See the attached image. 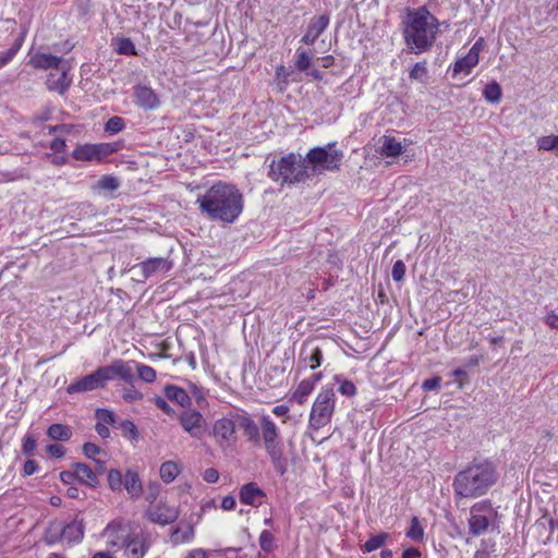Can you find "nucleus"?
<instances>
[{"label": "nucleus", "instance_id": "f257e3e1", "mask_svg": "<svg viewBox=\"0 0 558 558\" xmlns=\"http://www.w3.org/2000/svg\"><path fill=\"white\" fill-rule=\"evenodd\" d=\"M196 204L208 219L231 225L243 211L244 197L234 184L219 181L198 195Z\"/></svg>", "mask_w": 558, "mask_h": 558}, {"label": "nucleus", "instance_id": "f03ea898", "mask_svg": "<svg viewBox=\"0 0 558 558\" xmlns=\"http://www.w3.org/2000/svg\"><path fill=\"white\" fill-rule=\"evenodd\" d=\"M403 37L410 52L428 51L436 40L439 31L438 20L426 7L408 9L402 21Z\"/></svg>", "mask_w": 558, "mask_h": 558}, {"label": "nucleus", "instance_id": "7ed1b4c3", "mask_svg": "<svg viewBox=\"0 0 558 558\" xmlns=\"http://www.w3.org/2000/svg\"><path fill=\"white\" fill-rule=\"evenodd\" d=\"M496 471L490 462H473L456 475L454 493L463 498L482 496L496 482Z\"/></svg>", "mask_w": 558, "mask_h": 558}, {"label": "nucleus", "instance_id": "20e7f679", "mask_svg": "<svg viewBox=\"0 0 558 558\" xmlns=\"http://www.w3.org/2000/svg\"><path fill=\"white\" fill-rule=\"evenodd\" d=\"M268 177L280 185H293L311 178L306 160L300 154L290 153L269 163Z\"/></svg>", "mask_w": 558, "mask_h": 558}, {"label": "nucleus", "instance_id": "39448f33", "mask_svg": "<svg viewBox=\"0 0 558 558\" xmlns=\"http://www.w3.org/2000/svg\"><path fill=\"white\" fill-rule=\"evenodd\" d=\"M262 441L264 448L279 475L288 471V459L283 454V444L280 440V430L269 415H260Z\"/></svg>", "mask_w": 558, "mask_h": 558}, {"label": "nucleus", "instance_id": "423d86ee", "mask_svg": "<svg viewBox=\"0 0 558 558\" xmlns=\"http://www.w3.org/2000/svg\"><path fill=\"white\" fill-rule=\"evenodd\" d=\"M336 395L332 388H324L317 395L310 413L308 426L315 430L330 423L335 412Z\"/></svg>", "mask_w": 558, "mask_h": 558}, {"label": "nucleus", "instance_id": "0eeeda50", "mask_svg": "<svg viewBox=\"0 0 558 558\" xmlns=\"http://www.w3.org/2000/svg\"><path fill=\"white\" fill-rule=\"evenodd\" d=\"M336 143H329L326 147L312 148L306 157V166L312 165L313 170L319 167L322 170H338L341 165L343 153L333 149Z\"/></svg>", "mask_w": 558, "mask_h": 558}, {"label": "nucleus", "instance_id": "6e6552de", "mask_svg": "<svg viewBox=\"0 0 558 558\" xmlns=\"http://www.w3.org/2000/svg\"><path fill=\"white\" fill-rule=\"evenodd\" d=\"M180 425L191 437L202 439L207 432L206 420L203 414L193 409L184 410L178 416Z\"/></svg>", "mask_w": 558, "mask_h": 558}, {"label": "nucleus", "instance_id": "1a4fd4ad", "mask_svg": "<svg viewBox=\"0 0 558 558\" xmlns=\"http://www.w3.org/2000/svg\"><path fill=\"white\" fill-rule=\"evenodd\" d=\"M102 380L104 386L107 381L113 379H121L126 384H132L134 380L133 369L131 362L123 360H114L110 365L97 368Z\"/></svg>", "mask_w": 558, "mask_h": 558}, {"label": "nucleus", "instance_id": "9d476101", "mask_svg": "<svg viewBox=\"0 0 558 558\" xmlns=\"http://www.w3.org/2000/svg\"><path fill=\"white\" fill-rule=\"evenodd\" d=\"M146 515L153 523L168 525L178 520L180 511L177 507L159 501L146 510Z\"/></svg>", "mask_w": 558, "mask_h": 558}, {"label": "nucleus", "instance_id": "9b49d317", "mask_svg": "<svg viewBox=\"0 0 558 558\" xmlns=\"http://www.w3.org/2000/svg\"><path fill=\"white\" fill-rule=\"evenodd\" d=\"M220 447L229 445L235 439V423L228 417L217 420L210 433Z\"/></svg>", "mask_w": 558, "mask_h": 558}, {"label": "nucleus", "instance_id": "f8f14e48", "mask_svg": "<svg viewBox=\"0 0 558 558\" xmlns=\"http://www.w3.org/2000/svg\"><path fill=\"white\" fill-rule=\"evenodd\" d=\"M172 265L173 263L168 258L151 257L137 264L134 268L141 269L143 278L148 279L158 272H168Z\"/></svg>", "mask_w": 558, "mask_h": 558}, {"label": "nucleus", "instance_id": "ddd939ff", "mask_svg": "<svg viewBox=\"0 0 558 558\" xmlns=\"http://www.w3.org/2000/svg\"><path fill=\"white\" fill-rule=\"evenodd\" d=\"M105 387L100 378L98 369L89 375H86L76 381L69 385L66 388L68 393L73 395L77 392L92 391Z\"/></svg>", "mask_w": 558, "mask_h": 558}, {"label": "nucleus", "instance_id": "4468645a", "mask_svg": "<svg viewBox=\"0 0 558 558\" xmlns=\"http://www.w3.org/2000/svg\"><path fill=\"white\" fill-rule=\"evenodd\" d=\"M134 101L145 110L156 109L160 105L158 95L145 85H136L134 87Z\"/></svg>", "mask_w": 558, "mask_h": 558}, {"label": "nucleus", "instance_id": "2eb2a0df", "mask_svg": "<svg viewBox=\"0 0 558 558\" xmlns=\"http://www.w3.org/2000/svg\"><path fill=\"white\" fill-rule=\"evenodd\" d=\"M329 24V15L322 14L319 16L312 17L306 33L302 37L301 41L305 45H313L316 39L323 34Z\"/></svg>", "mask_w": 558, "mask_h": 558}, {"label": "nucleus", "instance_id": "dca6fc26", "mask_svg": "<svg viewBox=\"0 0 558 558\" xmlns=\"http://www.w3.org/2000/svg\"><path fill=\"white\" fill-rule=\"evenodd\" d=\"M266 494L255 483L244 484L239 494L240 501L253 507H259L263 504Z\"/></svg>", "mask_w": 558, "mask_h": 558}, {"label": "nucleus", "instance_id": "f3484780", "mask_svg": "<svg viewBox=\"0 0 558 558\" xmlns=\"http://www.w3.org/2000/svg\"><path fill=\"white\" fill-rule=\"evenodd\" d=\"M70 66L65 63L59 68V74L50 73L47 78V87L49 90L59 92L63 94L71 84V78L68 76Z\"/></svg>", "mask_w": 558, "mask_h": 558}, {"label": "nucleus", "instance_id": "a211bd4d", "mask_svg": "<svg viewBox=\"0 0 558 558\" xmlns=\"http://www.w3.org/2000/svg\"><path fill=\"white\" fill-rule=\"evenodd\" d=\"M483 509V505L476 504L471 508V517L469 519V530L474 536H478L486 532L489 526V519L478 512Z\"/></svg>", "mask_w": 558, "mask_h": 558}, {"label": "nucleus", "instance_id": "6ab92c4d", "mask_svg": "<svg viewBox=\"0 0 558 558\" xmlns=\"http://www.w3.org/2000/svg\"><path fill=\"white\" fill-rule=\"evenodd\" d=\"M239 427L243 430L247 441L253 444H259L262 440V428L260 423L257 425L253 418L248 415H239L238 417Z\"/></svg>", "mask_w": 558, "mask_h": 558}, {"label": "nucleus", "instance_id": "aec40b11", "mask_svg": "<svg viewBox=\"0 0 558 558\" xmlns=\"http://www.w3.org/2000/svg\"><path fill=\"white\" fill-rule=\"evenodd\" d=\"M29 63L35 69H40V70H48V69L59 70V68L62 64H65L66 62L62 58L52 56L50 53H36L35 56H33L31 58Z\"/></svg>", "mask_w": 558, "mask_h": 558}, {"label": "nucleus", "instance_id": "412c9836", "mask_svg": "<svg viewBox=\"0 0 558 558\" xmlns=\"http://www.w3.org/2000/svg\"><path fill=\"white\" fill-rule=\"evenodd\" d=\"M73 468H75L76 480L80 483L94 488L99 485L96 472L90 466L85 463H75Z\"/></svg>", "mask_w": 558, "mask_h": 558}, {"label": "nucleus", "instance_id": "4be33fe9", "mask_svg": "<svg viewBox=\"0 0 558 558\" xmlns=\"http://www.w3.org/2000/svg\"><path fill=\"white\" fill-rule=\"evenodd\" d=\"M63 538L69 544L80 543L84 536V525L82 521L74 520L66 525H62Z\"/></svg>", "mask_w": 558, "mask_h": 558}, {"label": "nucleus", "instance_id": "5701e85b", "mask_svg": "<svg viewBox=\"0 0 558 558\" xmlns=\"http://www.w3.org/2000/svg\"><path fill=\"white\" fill-rule=\"evenodd\" d=\"M195 537V530L192 524L185 526H175L170 533V542L172 545L178 546L180 544L190 543Z\"/></svg>", "mask_w": 558, "mask_h": 558}, {"label": "nucleus", "instance_id": "b1692460", "mask_svg": "<svg viewBox=\"0 0 558 558\" xmlns=\"http://www.w3.org/2000/svg\"><path fill=\"white\" fill-rule=\"evenodd\" d=\"M123 486L131 498H138L143 493V486L138 474L132 470H128L124 478Z\"/></svg>", "mask_w": 558, "mask_h": 558}, {"label": "nucleus", "instance_id": "393cba45", "mask_svg": "<svg viewBox=\"0 0 558 558\" xmlns=\"http://www.w3.org/2000/svg\"><path fill=\"white\" fill-rule=\"evenodd\" d=\"M165 395L170 401L175 402L183 408L191 404V398L187 392L178 386L167 385L165 387Z\"/></svg>", "mask_w": 558, "mask_h": 558}, {"label": "nucleus", "instance_id": "a878e982", "mask_svg": "<svg viewBox=\"0 0 558 558\" xmlns=\"http://www.w3.org/2000/svg\"><path fill=\"white\" fill-rule=\"evenodd\" d=\"M478 63V56L476 54V49H470L468 54L461 59H459L453 66V73L464 72L469 74L471 70Z\"/></svg>", "mask_w": 558, "mask_h": 558}, {"label": "nucleus", "instance_id": "bb28decb", "mask_svg": "<svg viewBox=\"0 0 558 558\" xmlns=\"http://www.w3.org/2000/svg\"><path fill=\"white\" fill-rule=\"evenodd\" d=\"M72 157L80 161H99L95 144H84L77 146L73 150Z\"/></svg>", "mask_w": 558, "mask_h": 558}, {"label": "nucleus", "instance_id": "cd10ccee", "mask_svg": "<svg viewBox=\"0 0 558 558\" xmlns=\"http://www.w3.org/2000/svg\"><path fill=\"white\" fill-rule=\"evenodd\" d=\"M402 149L403 146L397 138L388 135L383 136L380 148L381 155L387 157H398L401 155Z\"/></svg>", "mask_w": 558, "mask_h": 558}, {"label": "nucleus", "instance_id": "c85d7f7f", "mask_svg": "<svg viewBox=\"0 0 558 558\" xmlns=\"http://www.w3.org/2000/svg\"><path fill=\"white\" fill-rule=\"evenodd\" d=\"M128 553L134 558H142L149 548V542L145 538L134 537L125 544Z\"/></svg>", "mask_w": 558, "mask_h": 558}, {"label": "nucleus", "instance_id": "c756f323", "mask_svg": "<svg viewBox=\"0 0 558 558\" xmlns=\"http://www.w3.org/2000/svg\"><path fill=\"white\" fill-rule=\"evenodd\" d=\"M314 387L313 384L303 379L293 391L290 397L291 402H296L298 404H303L307 397L313 392Z\"/></svg>", "mask_w": 558, "mask_h": 558}, {"label": "nucleus", "instance_id": "7c9ffc66", "mask_svg": "<svg viewBox=\"0 0 558 558\" xmlns=\"http://www.w3.org/2000/svg\"><path fill=\"white\" fill-rule=\"evenodd\" d=\"M47 435L53 440L66 441L72 436V429L66 425L54 423L48 427Z\"/></svg>", "mask_w": 558, "mask_h": 558}, {"label": "nucleus", "instance_id": "2f4dec72", "mask_svg": "<svg viewBox=\"0 0 558 558\" xmlns=\"http://www.w3.org/2000/svg\"><path fill=\"white\" fill-rule=\"evenodd\" d=\"M112 46L117 53L123 56H136V48L130 38L121 37L112 39Z\"/></svg>", "mask_w": 558, "mask_h": 558}, {"label": "nucleus", "instance_id": "473e14b6", "mask_svg": "<svg viewBox=\"0 0 558 558\" xmlns=\"http://www.w3.org/2000/svg\"><path fill=\"white\" fill-rule=\"evenodd\" d=\"M63 538L62 525L60 523H51L45 534L44 542L48 545H53Z\"/></svg>", "mask_w": 558, "mask_h": 558}, {"label": "nucleus", "instance_id": "72a5a7b5", "mask_svg": "<svg viewBox=\"0 0 558 558\" xmlns=\"http://www.w3.org/2000/svg\"><path fill=\"white\" fill-rule=\"evenodd\" d=\"M159 473L165 483H171L179 474L178 464L172 461L163 462L160 466Z\"/></svg>", "mask_w": 558, "mask_h": 558}, {"label": "nucleus", "instance_id": "f704fd0d", "mask_svg": "<svg viewBox=\"0 0 558 558\" xmlns=\"http://www.w3.org/2000/svg\"><path fill=\"white\" fill-rule=\"evenodd\" d=\"M23 40V36H20L14 40L13 45L7 51L0 53V69L5 66L14 58V56L21 49Z\"/></svg>", "mask_w": 558, "mask_h": 558}, {"label": "nucleus", "instance_id": "c9c22d12", "mask_svg": "<svg viewBox=\"0 0 558 558\" xmlns=\"http://www.w3.org/2000/svg\"><path fill=\"white\" fill-rule=\"evenodd\" d=\"M483 96L489 102H499L502 96L500 85L496 81L487 84L483 90Z\"/></svg>", "mask_w": 558, "mask_h": 558}, {"label": "nucleus", "instance_id": "e433bc0d", "mask_svg": "<svg viewBox=\"0 0 558 558\" xmlns=\"http://www.w3.org/2000/svg\"><path fill=\"white\" fill-rule=\"evenodd\" d=\"M389 538L388 533H379L376 535L371 536L366 543L363 545V551L364 553H371L378 548H380L386 541Z\"/></svg>", "mask_w": 558, "mask_h": 558}, {"label": "nucleus", "instance_id": "4c0bfd02", "mask_svg": "<svg viewBox=\"0 0 558 558\" xmlns=\"http://www.w3.org/2000/svg\"><path fill=\"white\" fill-rule=\"evenodd\" d=\"M407 537L418 543L424 538V529L416 517H413L411 520L410 527L407 531Z\"/></svg>", "mask_w": 558, "mask_h": 558}, {"label": "nucleus", "instance_id": "58836bf2", "mask_svg": "<svg viewBox=\"0 0 558 558\" xmlns=\"http://www.w3.org/2000/svg\"><path fill=\"white\" fill-rule=\"evenodd\" d=\"M335 380L339 383L338 391L342 396L354 397L356 395V387L351 380L343 378L341 375H336Z\"/></svg>", "mask_w": 558, "mask_h": 558}, {"label": "nucleus", "instance_id": "ea45409f", "mask_svg": "<svg viewBox=\"0 0 558 558\" xmlns=\"http://www.w3.org/2000/svg\"><path fill=\"white\" fill-rule=\"evenodd\" d=\"M312 56L303 49H298L295 68L301 72H307L310 70Z\"/></svg>", "mask_w": 558, "mask_h": 558}, {"label": "nucleus", "instance_id": "a19ab883", "mask_svg": "<svg viewBox=\"0 0 558 558\" xmlns=\"http://www.w3.org/2000/svg\"><path fill=\"white\" fill-rule=\"evenodd\" d=\"M537 147L538 149L550 151V150H558V135H546L541 136L537 140Z\"/></svg>", "mask_w": 558, "mask_h": 558}, {"label": "nucleus", "instance_id": "79ce46f5", "mask_svg": "<svg viewBox=\"0 0 558 558\" xmlns=\"http://www.w3.org/2000/svg\"><path fill=\"white\" fill-rule=\"evenodd\" d=\"M97 149V155L99 161H101L107 156L118 151L120 149V145L118 143H98L95 144Z\"/></svg>", "mask_w": 558, "mask_h": 558}, {"label": "nucleus", "instance_id": "37998d69", "mask_svg": "<svg viewBox=\"0 0 558 558\" xmlns=\"http://www.w3.org/2000/svg\"><path fill=\"white\" fill-rule=\"evenodd\" d=\"M125 128V121L123 118L114 116L111 117L105 125V131L110 134H117Z\"/></svg>", "mask_w": 558, "mask_h": 558}, {"label": "nucleus", "instance_id": "c03bdc74", "mask_svg": "<svg viewBox=\"0 0 558 558\" xmlns=\"http://www.w3.org/2000/svg\"><path fill=\"white\" fill-rule=\"evenodd\" d=\"M138 377L145 383H154L156 380V371L144 364H136Z\"/></svg>", "mask_w": 558, "mask_h": 558}, {"label": "nucleus", "instance_id": "a18cd8bd", "mask_svg": "<svg viewBox=\"0 0 558 558\" xmlns=\"http://www.w3.org/2000/svg\"><path fill=\"white\" fill-rule=\"evenodd\" d=\"M97 186L101 190L113 192L120 186V181L113 175H104L97 183Z\"/></svg>", "mask_w": 558, "mask_h": 558}, {"label": "nucleus", "instance_id": "49530a36", "mask_svg": "<svg viewBox=\"0 0 558 558\" xmlns=\"http://www.w3.org/2000/svg\"><path fill=\"white\" fill-rule=\"evenodd\" d=\"M258 542H259L260 548L265 553H270L275 548L274 535L267 530L262 531Z\"/></svg>", "mask_w": 558, "mask_h": 558}, {"label": "nucleus", "instance_id": "de8ad7c7", "mask_svg": "<svg viewBox=\"0 0 558 558\" xmlns=\"http://www.w3.org/2000/svg\"><path fill=\"white\" fill-rule=\"evenodd\" d=\"M108 484L112 490H120L123 485V476L119 470H110L108 473Z\"/></svg>", "mask_w": 558, "mask_h": 558}, {"label": "nucleus", "instance_id": "09e8293b", "mask_svg": "<svg viewBox=\"0 0 558 558\" xmlns=\"http://www.w3.org/2000/svg\"><path fill=\"white\" fill-rule=\"evenodd\" d=\"M96 418L105 425H113L116 423V415L108 409H97Z\"/></svg>", "mask_w": 558, "mask_h": 558}, {"label": "nucleus", "instance_id": "8fccbe9b", "mask_svg": "<svg viewBox=\"0 0 558 558\" xmlns=\"http://www.w3.org/2000/svg\"><path fill=\"white\" fill-rule=\"evenodd\" d=\"M130 386L124 388L123 391V399L126 402H134L138 401L143 398V393L140 392L132 384H129Z\"/></svg>", "mask_w": 558, "mask_h": 558}, {"label": "nucleus", "instance_id": "3c124183", "mask_svg": "<svg viewBox=\"0 0 558 558\" xmlns=\"http://www.w3.org/2000/svg\"><path fill=\"white\" fill-rule=\"evenodd\" d=\"M405 264L402 260H397L391 270L392 279L397 282L402 281L405 276Z\"/></svg>", "mask_w": 558, "mask_h": 558}, {"label": "nucleus", "instance_id": "603ef678", "mask_svg": "<svg viewBox=\"0 0 558 558\" xmlns=\"http://www.w3.org/2000/svg\"><path fill=\"white\" fill-rule=\"evenodd\" d=\"M427 74L426 62H417L410 71V78L422 80Z\"/></svg>", "mask_w": 558, "mask_h": 558}, {"label": "nucleus", "instance_id": "864d4df0", "mask_svg": "<svg viewBox=\"0 0 558 558\" xmlns=\"http://www.w3.org/2000/svg\"><path fill=\"white\" fill-rule=\"evenodd\" d=\"M36 449V439L32 435H27L22 445V451L24 454L31 457L34 454V451Z\"/></svg>", "mask_w": 558, "mask_h": 558}, {"label": "nucleus", "instance_id": "5fc2aeb1", "mask_svg": "<svg viewBox=\"0 0 558 558\" xmlns=\"http://www.w3.org/2000/svg\"><path fill=\"white\" fill-rule=\"evenodd\" d=\"M308 363L311 368H316L322 364L323 360V353L319 348H314L311 352L310 356L305 359Z\"/></svg>", "mask_w": 558, "mask_h": 558}, {"label": "nucleus", "instance_id": "6e6d98bb", "mask_svg": "<svg viewBox=\"0 0 558 558\" xmlns=\"http://www.w3.org/2000/svg\"><path fill=\"white\" fill-rule=\"evenodd\" d=\"M83 452L88 459H96L95 456L100 452V448L93 444V442H86L83 446Z\"/></svg>", "mask_w": 558, "mask_h": 558}, {"label": "nucleus", "instance_id": "4d7b16f0", "mask_svg": "<svg viewBox=\"0 0 558 558\" xmlns=\"http://www.w3.org/2000/svg\"><path fill=\"white\" fill-rule=\"evenodd\" d=\"M47 452L54 458H62L65 454V448L61 445L52 444L47 446Z\"/></svg>", "mask_w": 558, "mask_h": 558}, {"label": "nucleus", "instance_id": "13d9d810", "mask_svg": "<svg viewBox=\"0 0 558 558\" xmlns=\"http://www.w3.org/2000/svg\"><path fill=\"white\" fill-rule=\"evenodd\" d=\"M121 427H122V429L125 433L130 434V437L132 439H136L137 438V436H138L137 428H136V426H135V424L133 422H131L129 420L123 421L121 423Z\"/></svg>", "mask_w": 558, "mask_h": 558}, {"label": "nucleus", "instance_id": "bf43d9fd", "mask_svg": "<svg viewBox=\"0 0 558 558\" xmlns=\"http://www.w3.org/2000/svg\"><path fill=\"white\" fill-rule=\"evenodd\" d=\"M154 403L155 405L160 409L162 412H165L166 414H172L174 413L173 409L168 404V402L161 398V397H155L154 398Z\"/></svg>", "mask_w": 558, "mask_h": 558}, {"label": "nucleus", "instance_id": "052dcab7", "mask_svg": "<svg viewBox=\"0 0 558 558\" xmlns=\"http://www.w3.org/2000/svg\"><path fill=\"white\" fill-rule=\"evenodd\" d=\"M203 478L209 484L216 483L219 478V472L215 468L206 469Z\"/></svg>", "mask_w": 558, "mask_h": 558}, {"label": "nucleus", "instance_id": "680f3d73", "mask_svg": "<svg viewBox=\"0 0 558 558\" xmlns=\"http://www.w3.org/2000/svg\"><path fill=\"white\" fill-rule=\"evenodd\" d=\"M37 470H38L37 462L35 460H27L23 466V474H24V476H29V475H33L34 473H36Z\"/></svg>", "mask_w": 558, "mask_h": 558}, {"label": "nucleus", "instance_id": "e2e57ef3", "mask_svg": "<svg viewBox=\"0 0 558 558\" xmlns=\"http://www.w3.org/2000/svg\"><path fill=\"white\" fill-rule=\"evenodd\" d=\"M440 381H441L440 377L428 378L423 381L422 387L424 390H434V389L439 388Z\"/></svg>", "mask_w": 558, "mask_h": 558}, {"label": "nucleus", "instance_id": "0e129e2a", "mask_svg": "<svg viewBox=\"0 0 558 558\" xmlns=\"http://www.w3.org/2000/svg\"><path fill=\"white\" fill-rule=\"evenodd\" d=\"M545 323L550 328H557L558 329V311H551L549 312L545 317Z\"/></svg>", "mask_w": 558, "mask_h": 558}, {"label": "nucleus", "instance_id": "69168bd1", "mask_svg": "<svg viewBox=\"0 0 558 558\" xmlns=\"http://www.w3.org/2000/svg\"><path fill=\"white\" fill-rule=\"evenodd\" d=\"M158 493H159V485L157 483L150 484L148 486L146 499L153 504L156 500Z\"/></svg>", "mask_w": 558, "mask_h": 558}, {"label": "nucleus", "instance_id": "338daca9", "mask_svg": "<svg viewBox=\"0 0 558 558\" xmlns=\"http://www.w3.org/2000/svg\"><path fill=\"white\" fill-rule=\"evenodd\" d=\"M60 480L64 484H72L74 480H76L75 468L73 471H63L60 473Z\"/></svg>", "mask_w": 558, "mask_h": 558}, {"label": "nucleus", "instance_id": "774afa93", "mask_svg": "<svg viewBox=\"0 0 558 558\" xmlns=\"http://www.w3.org/2000/svg\"><path fill=\"white\" fill-rule=\"evenodd\" d=\"M65 148V141L63 138H54L50 143V149L54 153H62Z\"/></svg>", "mask_w": 558, "mask_h": 558}]
</instances>
